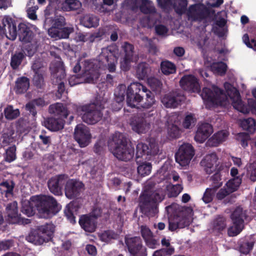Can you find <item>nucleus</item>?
Listing matches in <instances>:
<instances>
[{
	"instance_id": "obj_1",
	"label": "nucleus",
	"mask_w": 256,
	"mask_h": 256,
	"mask_svg": "<svg viewBox=\"0 0 256 256\" xmlns=\"http://www.w3.org/2000/svg\"><path fill=\"white\" fill-rule=\"evenodd\" d=\"M224 87L227 95L216 86L211 88H204L201 94L202 98L214 105L226 106L228 98L232 101L234 108L243 113L248 114L250 111L256 114V102L254 100H248V106L244 104L240 97L238 91L230 84L226 82Z\"/></svg>"
},
{
	"instance_id": "obj_2",
	"label": "nucleus",
	"mask_w": 256,
	"mask_h": 256,
	"mask_svg": "<svg viewBox=\"0 0 256 256\" xmlns=\"http://www.w3.org/2000/svg\"><path fill=\"white\" fill-rule=\"evenodd\" d=\"M112 46H108L102 48V52L98 56V65H96L90 60H84L80 58L73 68L74 73L80 70L84 77V82L86 83H94L100 76L99 68H108L110 72H112Z\"/></svg>"
},
{
	"instance_id": "obj_3",
	"label": "nucleus",
	"mask_w": 256,
	"mask_h": 256,
	"mask_svg": "<svg viewBox=\"0 0 256 256\" xmlns=\"http://www.w3.org/2000/svg\"><path fill=\"white\" fill-rule=\"evenodd\" d=\"M126 102L131 108L148 109L154 104L155 99L152 92L145 86L135 82L128 88Z\"/></svg>"
},
{
	"instance_id": "obj_4",
	"label": "nucleus",
	"mask_w": 256,
	"mask_h": 256,
	"mask_svg": "<svg viewBox=\"0 0 256 256\" xmlns=\"http://www.w3.org/2000/svg\"><path fill=\"white\" fill-rule=\"evenodd\" d=\"M18 22L10 16L4 20V26H7L9 36L7 38L14 40L18 36L20 41L24 43L30 42L32 40L34 34L31 28L26 24L20 22L18 26Z\"/></svg>"
},
{
	"instance_id": "obj_5",
	"label": "nucleus",
	"mask_w": 256,
	"mask_h": 256,
	"mask_svg": "<svg viewBox=\"0 0 256 256\" xmlns=\"http://www.w3.org/2000/svg\"><path fill=\"white\" fill-rule=\"evenodd\" d=\"M106 102L104 97L97 94L92 102L82 106L80 108L84 112L82 116L83 121L90 124L99 122L102 116L101 110L104 108Z\"/></svg>"
},
{
	"instance_id": "obj_6",
	"label": "nucleus",
	"mask_w": 256,
	"mask_h": 256,
	"mask_svg": "<svg viewBox=\"0 0 256 256\" xmlns=\"http://www.w3.org/2000/svg\"><path fill=\"white\" fill-rule=\"evenodd\" d=\"M34 206L39 217L50 218L60 210L58 202L52 196L49 195L36 196L34 198Z\"/></svg>"
},
{
	"instance_id": "obj_7",
	"label": "nucleus",
	"mask_w": 256,
	"mask_h": 256,
	"mask_svg": "<svg viewBox=\"0 0 256 256\" xmlns=\"http://www.w3.org/2000/svg\"><path fill=\"white\" fill-rule=\"evenodd\" d=\"M113 142H114L115 144L113 155L118 159L128 161L133 158L134 148L122 134H118V139L116 137H113Z\"/></svg>"
},
{
	"instance_id": "obj_8",
	"label": "nucleus",
	"mask_w": 256,
	"mask_h": 256,
	"mask_svg": "<svg viewBox=\"0 0 256 256\" xmlns=\"http://www.w3.org/2000/svg\"><path fill=\"white\" fill-rule=\"evenodd\" d=\"M164 192L162 190L154 192H145L140 196V206L142 210L148 211L156 206V202H160L164 198Z\"/></svg>"
},
{
	"instance_id": "obj_9",
	"label": "nucleus",
	"mask_w": 256,
	"mask_h": 256,
	"mask_svg": "<svg viewBox=\"0 0 256 256\" xmlns=\"http://www.w3.org/2000/svg\"><path fill=\"white\" fill-rule=\"evenodd\" d=\"M125 243L128 248L130 256H146V249L143 246L140 236L125 238Z\"/></svg>"
},
{
	"instance_id": "obj_10",
	"label": "nucleus",
	"mask_w": 256,
	"mask_h": 256,
	"mask_svg": "<svg viewBox=\"0 0 256 256\" xmlns=\"http://www.w3.org/2000/svg\"><path fill=\"white\" fill-rule=\"evenodd\" d=\"M194 149L190 144H184L181 145L176 154V162L181 166H188L194 156Z\"/></svg>"
},
{
	"instance_id": "obj_11",
	"label": "nucleus",
	"mask_w": 256,
	"mask_h": 256,
	"mask_svg": "<svg viewBox=\"0 0 256 256\" xmlns=\"http://www.w3.org/2000/svg\"><path fill=\"white\" fill-rule=\"evenodd\" d=\"M148 144L138 143L136 147V156L141 158L144 155L154 156L159 152L158 142L154 138H150L147 140Z\"/></svg>"
},
{
	"instance_id": "obj_12",
	"label": "nucleus",
	"mask_w": 256,
	"mask_h": 256,
	"mask_svg": "<svg viewBox=\"0 0 256 256\" xmlns=\"http://www.w3.org/2000/svg\"><path fill=\"white\" fill-rule=\"evenodd\" d=\"M188 214H181L174 216L169 220L168 230L171 232L174 231L178 228H182L189 226L192 221V210H189Z\"/></svg>"
},
{
	"instance_id": "obj_13",
	"label": "nucleus",
	"mask_w": 256,
	"mask_h": 256,
	"mask_svg": "<svg viewBox=\"0 0 256 256\" xmlns=\"http://www.w3.org/2000/svg\"><path fill=\"white\" fill-rule=\"evenodd\" d=\"M68 176L61 174L51 178L48 182V186L50 191L55 196L62 194V188L66 184Z\"/></svg>"
},
{
	"instance_id": "obj_14",
	"label": "nucleus",
	"mask_w": 256,
	"mask_h": 256,
	"mask_svg": "<svg viewBox=\"0 0 256 256\" xmlns=\"http://www.w3.org/2000/svg\"><path fill=\"white\" fill-rule=\"evenodd\" d=\"M92 136L89 128L83 124H78L74 132V138L80 147L85 148L90 142Z\"/></svg>"
},
{
	"instance_id": "obj_15",
	"label": "nucleus",
	"mask_w": 256,
	"mask_h": 256,
	"mask_svg": "<svg viewBox=\"0 0 256 256\" xmlns=\"http://www.w3.org/2000/svg\"><path fill=\"white\" fill-rule=\"evenodd\" d=\"M6 220L9 224H22L28 220V219L23 218L18 212V202L13 201L8 203L6 208Z\"/></svg>"
},
{
	"instance_id": "obj_16",
	"label": "nucleus",
	"mask_w": 256,
	"mask_h": 256,
	"mask_svg": "<svg viewBox=\"0 0 256 256\" xmlns=\"http://www.w3.org/2000/svg\"><path fill=\"white\" fill-rule=\"evenodd\" d=\"M220 164L218 158L214 153L206 156L200 162L202 166L208 174L220 170L221 166Z\"/></svg>"
},
{
	"instance_id": "obj_17",
	"label": "nucleus",
	"mask_w": 256,
	"mask_h": 256,
	"mask_svg": "<svg viewBox=\"0 0 256 256\" xmlns=\"http://www.w3.org/2000/svg\"><path fill=\"white\" fill-rule=\"evenodd\" d=\"M84 184L76 180L70 179L65 184V195L69 199L74 198L80 196L84 188Z\"/></svg>"
},
{
	"instance_id": "obj_18",
	"label": "nucleus",
	"mask_w": 256,
	"mask_h": 256,
	"mask_svg": "<svg viewBox=\"0 0 256 256\" xmlns=\"http://www.w3.org/2000/svg\"><path fill=\"white\" fill-rule=\"evenodd\" d=\"M52 76V84H58V94L62 96L64 92L66 90L64 82L62 81L66 76L65 70L62 63L56 64L54 72Z\"/></svg>"
},
{
	"instance_id": "obj_19",
	"label": "nucleus",
	"mask_w": 256,
	"mask_h": 256,
	"mask_svg": "<svg viewBox=\"0 0 256 256\" xmlns=\"http://www.w3.org/2000/svg\"><path fill=\"white\" fill-rule=\"evenodd\" d=\"M130 124L132 130L138 134H145L150 128V123L141 116H134Z\"/></svg>"
},
{
	"instance_id": "obj_20",
	"label": "nucleus",
	"mask_w": 256,
	"mask_h": 256,
	"mask_svg": "<svg viewBox=\"0 0 256 256\" xmlns=\"http://www.w3.org/2000/svg\"><path fill=\"white\" fill-rule=\"evenodd\" d=\"M179 120L178 116L176 114H172L167 116L166 126L168 133L172 138H178L180 134V130L177 126Z\"/></svg>"
},
{
	"instance_id": "obj_21",
	"label": "nucleus",
	"mask_w": 256,
	"mask_h": 256,
	"mask_svg": "<svg viewBox=\"0 0 256 256\" xmlns=\"http://www.w3.org/2000/svg\"><path fill=\"white\" fill-rule=\"evenodd\" d=\"M184 100V96L176 92H173L164 95L162 98L161 102L166 108H176Z\"/></svg>"
},
{
	"instance_id": "obj_22",
	"label": "nucleus",
	"mask_w": 256,
	"mask_h": 256,
	"mask_svg": "<svg viewBox=\"0 0 256 256\" xmlns=\"http://www.w3.org/2000/svg\"><path fill=\"white\" fill-rule=\"evenodd\" d=\"M38 234L40 235L38 240L40 244L50 241L53 237L54 232V226L52 224L46 223L40 226L38 228Z\"/></svg>"
},
{
	"instance_id": "obj_23",
	"label": "nucleus",
	"mask_w": 256,
	"mask_h": 256,
	"mask_svg": "<svg viewBox=\"0 0 256 256\" xmlns=\"http://www.w3.org/2000/svg\"><path fill=\"white\" fill-rule=\"evenodd\" d=\"M130 8L136 11L140 8L141 12L145 14H154L156 10L152 2L148 0H134Z\"/></svg>"
},
{
	"instance_id": "obj_24",
	"label": "nucleus",
	"mask_w": 256,
	"mask_h": 256,
	"mask_svg": "<svg viewBox=\"0 0 256 256\" xmlns=\"http://www.w3.org/2000/svg\"><path fill=\"white\" fill-rule=\"evenodd\" d=\"M180 83L181 87L185 90L196 92L200 91L198 79L192 75L184 76Z\"/></svg>"
},
{
	"instance_id": "obj_25",
	"label": "nucleus",
	"mask_w": 256,
	"mask_h": 256,
	"mask_svg": "<svg viewBox=\"0 0 256 256\" xmlns=\"http://www.w3.org/2000/svg\"><path fill=\"white\" fill-rule=\"evenodd\" d=\"M124 50V55L122 60L120 62V67L124 70H127L129 69L131 62L136 60V58L134 56V46L132 45L125 42L122 46Z\"/></svg>"
},
{
	"instance_id": "obj_26",
	"label": "nucleus",
	"mask_w": 256,
	"mask_h": 256,
	"mask_svg": "<svg viewBox=\"0 0 256 256\" xmlns=\"http://www.w3.org/2000/svg\"><path fill=\"white\" fill-rule=\"evenodd\" d=\"M208 10L204 4H196L190 6L188 16L192 20H202L208 15Z\"/></svg>"
},
{
	"instance_id": "obj_27",
	"label": "nucleus",
	"mask_w": 256,
	"mask_h": 256,
	"mask_svg": "<svg viewBox=\"0 0 256 256\" xmlns=\"http://www.w3.org/2000/svg\"><path fill=\"white\" fill-rule=\"evenodd\" d=\"M212 127L208 123L198 124L194 136V140L199 143L204 142L212 133Z\"/></svg>"
},
{
	"instance_id": "obj_28",
	"label": "nucleus",
	"mask_w": 256,
	"mask_h": 256,
	"mask_svg": "<svg viewBox=\"0 0 256 256\" xmlns=\"http://www.w3.org/2000/svg\"><path fill=\"white\" fill-rule=\"evenodd\" d=\"M78 223L82 229L90 233L95 232L97 228V221L88 214L81 215L79 218Z\"/></svg>"
},
{
	"instance_id": "obj_29",
	"label": "nucleus",
	"mask_w": 256,
	"mask_h": 256,
	"mask_svg": "<svg viewBox=\"0 0 256 256\" xmlns=\"http://www.w3.org/2000/svg\"><path fill=\"white\" fill-rule=\"evenodd\" d=\"M49 112L54 117L62 118L64 120L67 118L69 112L66 106L60 102L50 104L48 108Z\"/></svg>"
},
{
	"instance_id": "obj_30",
	"label": "nucleus",
	"mask_w": 256,
	"mask_h": 256,
	"mask_svg": "<svg viewBox=\"0 0 256 256\" xmlns=\"http://www.w3.org/2000/svg\"><path fill=\"white\" fill-rule=\"evenodd\" d=\"M65 120L62 118L50 117L44 120L45 126L52 132H57L63 129Z\"/></svg>"
},
{
	"instance_id": "obj_31",
	"label": "nucleus",
	"mask_w": 256,
	"mask_h": 256,
	"mask_svg": "<svg viewBox=\"0 0 256 256\" xmlns=\"http://www.w3.org/2000/svg\"><path fill=\"white\" fill-rule=\"evenodd\" d=\"M140 233L146 246L150 248H155L158 242L154 238L153 234L150 230L146 226H142Z\"/></svg>"
},
{
	"instance_id": "obj_32",
	"label": "nucleus",
	"mask_w": 256,
	"mask_h": 256,
	"mask_svg": "<svg viewBox=\"0 0 256 256\" xmlns=\"http://www.w3.org/2000/svg\"><path fill=\"white\" fill-rule=\"evenodd\" d=\"M74 32L73 28L63 26L58 30L48 29V33L50 36L56 39L68 38L70 34Z\"/></svg>"
},
{
	"instance_id": "obj_33",
	"label": "nucleus",
	"mask_w": 256,
	"mask_h": 256,
	"mask_svg": "<svg viewBox=\"0 0 256 256\" xmlns=\"http://www.w3.org/2000/svg\"><path fill=\"white\" fill-rule=\"evenodd\" d=\"M229 133L226 130H220L214 134L210 138L208 142V144L211 146H216L220 144L225 141Z\"/></svg>"
},
{
	"instance_id": "obj_34",
	"label": "nucleus",
	"mask_w": 256,
	"mask_h": 256,
	"mask_svg": "<svg viewBox=\"0 0 256 256\" xmlns=\"http://www.w3.org/2000/svg\"><path fill=\"white\" fill-rule=\"evenodd\" d=\"M247 216L246 210L240 206H238L232 212L230 218L232 222L244 224V220Z\"/></svg>"
},
{
	"instance_id": "obj_35",
	"label": "nucleus",
	"mask_w": 256,
	"mask_h": 256,
	"mask_svg": "<svg viewBox=\"0 0 256 256\" xmlns=\"http://www.w3.org/2000/svg\"><path fill=\"white\" fill-rule=\"evenodd\" d=\"M88 214H90L91 218L96 221L99 218H102V220L107 221L110 218V213L107 208L102 209L98 206H94L92 211Z\"/></svg>"
},
{
	"instance_id": "obj_36",
	"label": "nucleus",
	"mask_w": 256,
	"mask_h": 256,
	"mask_svg": "<svg viewBox=\"0 0 256 256\" xmlns=\"http://www.w3.org/2000/svg\"><path fill=\"white\" fill-rule=\"evenodd\" d=\"M30 86V80L26 76L18 78L16 81L14 90L17 94L26 92Z\"/></svg>"
},
{
	"instance_id": "obj_37",
	"label": "nucleus",
	"mask_w": 256,
	"mask_h": 256,
	"mask_svg": "<svg viewBox=\"0 0 256 256\" xmlns=\"http://www.w3.org/2000/svg\"><path fill=\"white\" fill-rule=\"evenodd\" d=\"M79 208L80 206L76 202H70L66 206L64 210V214L70 223L72 224L76 223V217L74 212H76Z\"/></svg>"
},
{
	"instance_id": "obj_38",
	"label": "nucleus",
	"mask_w": 256,
	"mask_h": 256,
	"mask_svg": "<svg viewBox=\"0 0 256 256\" xmlns=\"http://www.w3.org/2000/svg\"><path fill=\"white\" fill-rule=\"evenodd\" d=\"M24 58L25 54L22 52H16L14 54H12L10 62L12 68L13 70H18Z\"/></svg>"
},
{
	"instance_id": "obj_39",
	"label": "nucleus",
	"mask_w": 256,
	"mask_h": 256,
	"mask_svg": "<svg viewBox=\"0 0 256 256\" xmlns=\"http://www.w3.org/2000/svg\"><path fill=\"white\" fill-rule=\"evenodd\" d=\"M80 22L85 27L96 28L98 25L99 18L93 14H86L81 19Z\"/></svg>"
},
{
	"instance_id": "obj_40",
	"label": "nucleus",
	"mask_w": 256,
	"mask_h": 256,
	"mask_svg": "<svg viewBox=\"0 0 256 256\" xmlns=\"http://www.w3.org/2000/svg\"><path fill=\"white\" fill-rule=\"evenodd\" d=\"M226 226V220L222 216L216 218L212 223V230L216 232H220L224 230Z\"/></svg>"
},
{
	"instance_id": "obj_41",
	"label": "nucleus",
	"mask_w": 256,
	"mask_h": 256,
	"mask_svg": "<svg viewBox=\"0 0 256 256\" xmlns=\"http://www.w3.org/2000/svg\"><path fill=\"white\" fill-rule=\"evenodd\" d=\"M150 72L148 65L146 63L142 62L136 68V76L139 79L143 80L148 76Z\"/></svg>"
},
{
	"instance_id": "obj_42",
	"label": "nucleus",
	"mask_w": 256,
	"mask_h": 256,
	"mask_svg": "<svg viewBox=\"0 0 256 256\" xmlns=\"http://www.w3.org/2000/svg\"><path fill=\"white\" fill-rule=\"evenodd\" d=\"M240 126L244 130L250 133L254 132L256 128V122L254 120L251 118L241 120Z\"/></svg>"
},
{
	"instance_id": "obj_43",
	"label": "nucleus",
	"mask_w": 256,
	"mask_h": 256,
	"mask_svg": "<svg viewBox=\"0 0 256 256\" xmlns=\"http://www.w3.org/2000/svg\"><path fill=\"white\" fill-rule=\"evenodd\" d=\"M80 6L78 0H65L62 4V8L64 11L69 12L78 9Z\"/></svg>"
},
{
	"instance_id": "obj_44",
	"label": "nucleus",
	"mask_w": 256,
	"mask_h": 256,
	"mask_svg": "<svg viewBox=\"0 0 256 256\" xmlns=\"http://www.w3.org/2000/svg\"><path fill=\"white\" fill-rule=\"evenodd\" d=\"M5 118L7 120H14L17 118L20 114L18 108L14 109L12 105H8L4 110Z\"/></svg>"
},
{
	"instance_id": "obj_45",
	"label": "nucleus",
	"mask_w": 256,
	"mask_h": 256,
	"mask_svg": "<svg viewBox=\"0 0 256 256\" xmlns=\"http://www.w3.org/2000/svg\"><path fill=\"white\" fill-rule=\"evenodd\" d=\"M242 182V178L240 176H236L230 180L226 184V186L229 190L231 193L236 191L239 188Z\"/></svg>"
},
{
	"instance_id": "obj_46",
	"label": "nucleus",
	"mask_w": 256,
	"mask_h": 256,
	"mask_svg": "<svg viewBox=\"0 0 256 256\" xmlns=\"http://www.w3.org/2000/svg\"><path fill=\"white\" fill-rule=\"evenodd\" d=\"M15 186L14 182L12 180H6L0 183V190L5 193L6 196L12 194L14 188Z\"/></svg>"
},
{
	"instance_id": "obj_47",
	"label": "nucleus",
	"mask_w": 256,
	"mask_h": 256,
	"mask_svg": "<svg viewBox=\"0 0 256 256\" xmlns=\"http://www.w3.org/2000/svg\"><path fill=\"white\" fill-rule=\"evenodd\" d=\"M160 68L162 72L166 75L174 74L176 71L174 64L169 61L162 62Z\"/></svg>"
},
{
	"instance_id": "obj_48",
	"label": "nucleus",
	"mask_w": 256,
	"mask_h": 256,
	"mask_svg": "<svg viewBox=\"0 0 256 256\" xmlns=\"http://www.w3.org/2000/svg\"><path fill=\"white\" fill-rule=\"evenodd\" d=\"M16 146L14 145L8 147L4 154V160L8 162H11L16 159Z\"/></svg>"
},
{
	"instance_id": "obj_49",
	"label": "nucleus",
	"mask_w": 256,
	"mask_h": 256,
	"mask_svg": "<svg viewBox=\"0 0 256 256\" xmlns=\"http://www.w3.org/2000/svg\"><path fill=\"white\" fill-rule=\"evenodd\" d=\"M232 225L228 230V234L230 236H234L239 234L244 228V224L232 222Z\"/></svg>"
},
{
	"instance_id": "obj_50",
	"label": "nucleus",
	"mask_w": 256,
	"mask_h": 256,
	"mask_svg": "<svg viewBox=\"0 0 256 256\" xmlns=\"http://www.w3.org/2000/svg\"><path fill=\"white\" fill-rule=\"evenodd\" d=\"M196 121V119L194 114H189L185 116L182 122V126L184 128L190 129L194 126Z\"/></svg>"
},
{
	"instance_id": "obj_51",
	"label": "nucleus",
	"mask_w": 256,
	"mask_h": 256,
	"mask_svg": "<svg viewBox=\"0 0 256 256\" xmlns=\"http://www.w3.org/2000/svg\"><path fill=\"white\" fill-rule=\"evenodd\" d=\"M187 5V0H176L174 8L178 14H182L186 12Z\"/></svg>"
},
{
	"instance_id": "obj_52",
	"label": "nucleus",
	"mask_w": 256,
	"mask_h": 256,
	"mask_svg": "<svg viewBox=\"0 0 256 256\" xmlns=\"http://www.w3.org/2000/svg\"><path fill=\"white\" fill-rule=\"evenodd\" d=\"M226 68V65L222 62L213 63L211 66V69L214 72L220 75L225 74Z\"/></svg>"
},
{
	"instance_id": "obj_53",
	"label": "nucleus",
	"mask_w": 256,
	"mask_h": 256,
	"mask_svg": "<svg viewBox=\"0 0 256 256\" xmlns=\"http://www.w3.org/2000/svg\"><path fill=\"white\" fill-rule=\"evenodd\" d=\"M21 212L28 216L30 217L34 214L35 209L32 204L28 202L22 204Z\"/></svg>"
},
{
	"instance_id": "obj_54",
	"label": "nucleus",
	"mask_w": 256,
	"mask_h": 256,
	"mask_svg": "<svg viewBox=\"0 0 256 256\" xmlns=\"http://www.w3.org/2000/svg\"><path fill=\"white\" fill-rule=\"evenodd\" d=\"M221 176L220 172L216 171V173L211 176L210 180L212 181L211 187L216 190L220 187L222 184V182Z\"/></svg>"
},
{
	"instance_id": "obj_55",
	"label": "nucleus",
	"mask_w": 256,
	"mask_h": 256,
	"mask_svg": "<svg viewBox=\"0 0 256 256\" xmlns=\"http://www.w3.org/2000/svg\"><path fill=\"white\" fill-rule=\"evenodd\" d=\"M66 24V19L64 16H60L55 18L52 22V26L49 29H54L58 30V28L63 26H65Z\"/></svg>"
},
{
	"instance_id": "obj_56",
	"label": "nucleus",
	"mask_w": 256,
	"mask_h": 256,
	"mask_svg": "<svg viewBox=\"0 0 256 256\" xmlns=\"http://www.w3.org/2000/svg\"><path fill=\"white\" fill-rule=\"evenodd\" d=\"M137 170L138 174L142 176H148L151 172L152 165L150 163H143L138 167Z\"/></svg>"
},
{
	"instance_id": "obj_57",
	"label": "nucleus",
	"mask_w": 256,
	"mask_h": 256,
	"mask_svg": "<svg viewBox=\"0 0 256 256\" xmlns=\"http://www.w3.org/2000/svg\"><path fill=\"white\" fill-rule=\"evenodd\" d=\"M33 83L38 88H42L44 86L42 73L34 74L33 77Z\"/></svg>"
},
{
	"instance_id": "obj_58",
	"label": "nucleus",
	"mask_w": 256,
	"mask_h": 256,
	"mask_svg": "<svg viewBox=\"0 0 256 256\" xmlns=\"http://www.w3.org/2000/svg\"><path fill=\"white\" fill-rule=\"evenodd\" d=\"M106 146L103 140H98L94 145V152L97 154H102L106 150Z\"/></svg>"
},
{
	"instance_id": "obj_59",
	"label": "nucleus",
	"mask_w": 256,
	"mask_h": 256,
	"mask_svg": "<svg viewBox=\"0 0 256 256\" xmlns=\"http://www.w3.org/2000/svg\"><path fill=\"white\" fill-rule=\"evenodd\" d=\"M216 190L212 188H207L204 194L202 200L206 204H208L212 200Z\"/></svg>"
},
{
	"instance_id": "obj_60",
	"label": "nucleus",
	"mask_w": 256,
	"mask_h": 256,
	"mask_svg": "<svg viewBox=\"0 0 256 256\" xmlns=\"http://www.w3.org/2000/svg\"><path fill=\"white\" fill-rule=\"evenodd\" d=\"M174 252V248L168 247L156 250L152 256H171Z\"/></svg>"
},
{
	"instance_id": "obj_61",
	"label": "nucleus",
	"mask_w": 256,
	"mask_h": 256,
	"mask_svg": "<svg viewBox=\"0 0 256 256\" xmlns=\"http://www.w3.org/2000/svg\"><path fill=\"white\" fill-rule=\"evenodd\" d=\"M248 175L252 181H256V160L248 166Z\"/></svg>"
},
{
	"instance_id": "obj_62",
	"label": "nucleus",
	"mask_w": 256,
	"mask_h": 256,
	"mask_svg": "<svg viewBox=\"0 0 256 256\" xmlns=\"http://www.w3.org/2000/svg\"><path fill=\"white\" fill-rule=\"evenodd\" d=\"M183 188L180 184L170 186L168 190L170 191V196L171 197L176 196L182 191Z\"/></svg>"
},
{
	"instance_id": "obj_63",
	"label": "nucleus",
	"mask_w": 256,
	"mask_h": 256,
	"mask_svg": "<svg viewBox=\"0 0 256 256\" xmlns=\"http://www.w3.org/2000/svg\"><path fill=\"white\" fill-rule=\"evenodd\" d=\"M148 84L155 91H160L162 86L161 82L156 78H151L149 79Z\"/></svg>"
},
{
	"instance_id": "obj_64",
	"label": "nucleus",
	"mask_w": 256,
	"mask_h": 256,
	"mask_svg": "<svg viewBox=\"0 0 256 256\" xmlns=\"http://www.w3.org/2000/svg\"><path fill=\"white\" fill-rule=\"evenodd\" d=\"M174 0H157L158 6L164 10L170 8Z\"/></svg>"
}]
</instances>
